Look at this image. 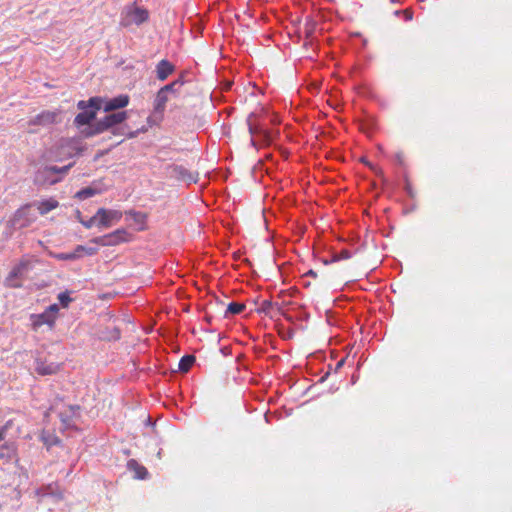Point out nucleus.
<instances>
[{"instance_id": "nucleus-6", "label": "nucleus", "mask_w": 512, "mask_h": 512, "mask_svg": "<svg viewBox=\"0 0 512 512\" xmlns=\"http://www.w3.org/2000/svg\"><path fill=\"white\" fill-rule=\"evenodd\" d=\"M122 215L123 214L120 210L99 208L97 210V217H99L97 227L109 228L118 223L121 220Z\"/></svg>"}, {"instance_id": "nucleus-36", "label": "nucleus", "mask_w": 512, "mask_h": 512, "mask_svg": "<svg viewBox=\"0 0 512 512\" xmlns=\"http://www.w3.org/2000/svg\"><path fill=\"white\" fill-rule=\"evenodd\" d=\"M307 275H311V276H314V277H315V276H316V273H315L313 270H310V271L307 273Z\"/></svg>"}, {"instance_id": "nucleus-37", "label": "nucleus", "mask_w": 512, "mask_h": 512, "mask_svg": "<svg viewBox=\"0 0 512 512\" xmlns=\"http://www.w3.org/2000/svg\"><path fill=\"white\" fill-rule=\"evenodd\" d=\"M3 457H4V455L2 453H0V459L3 458Z\"/></svg>"}, {"instance_id": "nucleus-11", "label": "nucleus", "mask_w": 512, "mask_h": 512, "mask_svg": "<svg viewBox=\"0 0 512 512\" xmlns=\"http://www.w3.org/2000/svg\"><path fill=\"white\" fill-rule=\"evenodd\" d=\"M102 103H104L102 107L105 111H113L126 107L129 104V96L119 95L109 100H102Z\"/></svg>"}, {"instance_id": "nucleus-23", "label": "nucleus", "mask_w": 512, "mask_h": 512, "mask_svg": "<svg viewBox=\"0 0 512 512\" xmlns=\"http://www.w3.org/2000/svg\"><path fill=\"white\" fill-rule=\"evenodd\" d=\"M30 205L21 207L16 211L13 218V223L16 224L22 217L26 216L29 212Z\"/></svg>"}, {"instance_id": "nucleus-31", "label": "nucleus", "mask_w": 512, "mask_h": 512, "mask_svg": "<svg viewBox=\"0 0 512 512\" xmlns=\"http://www.w3.org/2000/svg\"><path fill=\"white\" fill-rule=\"evenodd\" d=\"M120 336V333L118 330H114V334L111 337H106L107 339H118Z\"/></svg>"}, {"instance_id": "nucleus-24", "label": "nucleus", "mask_w": 512, "mask_h": 512, "mask_svg": "<svg viewBox=\"0 0 512 512\" xmlns=\"http://www.w3.org/2000/svg\"><path fill=\"white\" fill-rule=\"evenodd\" d=\"M99 221V217H97V213L92 216L89 220L87 221H81L82 225L87 228V229H90L92 228L93 226H97V222Z\"/></svg>"}, {"instance_id": "nucleus-5", "label": "nucleus", "mask_w": 512, "mask_h": 512, "mask_svg": "<svg viewBox=\"0 0 512 512\" xmlns=\"http://www.w3.org/2000/svg\"><path fill=\"white\" fill-rule=\"evenodd\" d=\"M127 117L126 112H117L106 115L102 120L98 121L92 131L86 133L87 136H92L94 134L101 133L108 128L122 123Z\"/></svg>"}, {"instance_id": "nucleus-22", "label": "nucleus", "mask_w": 512, "mask_h": 512, "mask_svg": "<svg viewBox=\"0 0 512 512\" xmlns=\"http://www.w3.org/2000/svg\"><path fill=\"white\" fill-rule=\"evenodd\" d=\"M183 82L181 80H175L165 86L162 87V89L168 93V94H176L177 92V87H180L182 86Z\"/></svg>"}, {"instance_id": "nucleus-26", "label": "nucleus", "mask_w": 512, "mask_h": 512, "mask_svg": "<svg viewBox=\"0 0 512 512\" xmlns=\"http://www.w3.org/2000/svg\"><path fill=\"white\" fill-rule=\"evenodd\" d=\"M58 299L60 301V303L64 306V307H67L68 304L72 301V299L70 298V296L68 295V293L66 292H63V293H60L58 295Z\"/></svg>"}, {"instance_id": "nucleus-2", "label": "nucleus", "mask_w": 512, "mask_h": 512, "mask_svg": "<svg viewBox=\"0 0 512 512\" xmlns=\"http://www.w3.org/2000/svg\"><path fill=\"white\" fill-rule=\"evenodd\" d=\"M149 12L146 8L138 6L136 3L127 5L122 13L120 25L123 27H130L133 25L139 26L148 21Z\"/></svg>"}, {"instance_id": "nucleus-12", "label": "nucleus", "mask_w": 512, "mask_h": 512, "mask_svg": "<svg viewBox=\"0 0 512 512\" xmlns=\"http://www.w3.org/2000/svg\"><path fill=\"white\" fill-rule=\"evenodd\" d=\"M175 70V67L168 60H161L156 66V76L160 81H164L171 75Z\"/></svg>"}, {"instance_id": "nucleus-4", "label": "nucleus", "mask_w": 512, "mask_h": 512, "mask_svg": "<svg viewBox=\"0 0 512 512\" xmlns=\"http://www.w3.org/2000/svg\"><path fill=\"white\" fill-rule=\"evenodd\" d=\"M58 311V305L52 304L43 313L32 314L30 316L32 329L38 331L43 325H47L49 329H53Z\"/></svg>"}, {"instance_id": "nucleus-28", "label": "nucleus", "mask_w": 512, "mask_h": 512, "mask_svg": "<svg viewBox=\"0 0 512 512\" xmlns=\"http://www.w3.org/2000/svg\"><path fill=\"white\" fill-rule=\"evenodd\" d=\"M403 14H404V17H405V19H406V20H408V21H409V20H411V19H412V15H413V14H412V11H411V10H409V9H405V10L403 11Z\"/></svg>"}, {"instance_id": "nucleus-3", "label": "nucleus", "mask_w": 512, "mask_h": 512, "mask_svg": "<svg viewBox=\"0 0 512 512\" xmlns=\"http://www.w3.org/2000/svg\"><path fill=\"white\" fill-rule=\"evenodd\" d=\"M80 110H83L74 119L77 127L89 124L96 116V111L102 108V99L99 97H92L88 102L79 101L77 104Z\"/></svg>"}, {"instance_id": "nucleus-16", "label": "nucleus", "mask_w": 512, "mask_h": 512, "mask_svg": "<svg viewBox=\"0 0 512 512\" xmlns=\"http://www.w3.org/2000/svg\"><path fill=\"white\" fill-rule=\"evenodd\" d=\"M128 468L135 472V476L138 479H144L148 474L147 469L144 466L138 464L135 460H130L128 462Z\"/></svg>"}, {"instance_id": "nucleus-8", "label": "nucleus", "mask_w": 512, "mask_h": 512, "mask_svg": "<svg viewBox=\"0 0 512 512\" xmlns=\"http://www.w3.org/2000/svg\"><path fill=\"white\" fill-rule=\"evenodd\" d=\"M169 175L171 178L180 181L196 182L197 177L194 176L186 167L183 165H171L169 168Z\"/></svg>"}, {"instance_id": "nucleus-18", "label": "nucleus", "mask_w": 512, "mask_h": 512, "mask_svg": "<svg viewBox=\"0 0 512 512\" xmlns=\"http://www.w3.org/2000/svg\"><path fill=\"white\" fill-rule=\"evenodd\" d=\"M129 215L132 216L134 222L139 225L138 230H144L145 224L147 220V215L142 212H136V211H129L127 212Z\"/></svg>"}, {"instance_id": "nucleus-14", "label": "nucleus", "mask_w": 512, "mask_h": 512, "mask_svg": "<svg viewBox=\"0 0 512 512\" xmlns=\"http://www.w3.org/2000/svg\"><path fill=\"white\" fill-rule=\"evenodd\" d=\"M50 173L57 174V173H60V170L56 166L46 167L42 171H39L37 173L36 181L41 184H49V185H53V184L57 183L60 180L59 178L50 179L48 177L47 178L45 177L46 175H48Z\"/></svg>"}, {"instance_id": "nucleus-20", "label": "nucleus", "mask_w": 512, "mask_h": 512, "mask_svg": "<svg viewBox=\"0 0 512 512\" xmlns=\"http://www.w3.org/2000/svg\"><path fill=\"white\" fill-rule=\"evenodd\" d=\"M97 193H98V191L96 189H93L91 187H86V188H83L80 191H78L76 193L75 197L78 198L79 200H85L89 197L96 195Z\"/></svg>"}, {"instance_id": "nucleus-10", "label": "nucleus", "mask_w": 512, "mask_h": 512, "mask_svg": "<svg viewBox=\"0 0 512 512\" xmlns=\"http://www.w3.org/2000/svg\"><path fill=\"white\" fill-rule=\"evenodd\" d=\"M105 242L103 245H118L122 242L130 240L131 235L125 229H118L112 233H109L103 237Z\"/></svg>"}, {"instance_id": "nucleus-25", "label": "nucleus", "mask_w": 512, "mask_h": 512, "mask_svg": "<svg viewBox=\"0 0 512 512\" xmlns=\"http://www.w3.org/2000/svg\"><path fill=\"white\" fill-rule=\"evenodd\" d=\"M13 420H8L1 428H0V442L4 440L6 436L7 430L12 427Z\"/></svg>"}, {"instance_id": "nucleus-19", "label": "nucleus", "mask_w": 512, "mask_h": 512, "mask_svg": "<svg viewBox=\"0 0 512 512\" xmlns=\"http://www.w3.org/2000/svg\"><path fill=\"white\" fill-rule=\"evenodd\" d=\"M246 308V305L244 303L239 302H231L227 306L226 313L236 315L242 313Z\"/></svg>"}, {"instance_id": "nucleus-15", "label": "nucleus", "mask_w": 512, "mask_h": 512, "mask_svg": "<svg viewBox=\"0 0 512 512\" xmlns=\"http://www.w3.org/2000/svg\"><path fill=\"white\" fill-rule=\"evenodd\" d=\"M59 206V202L53 198L43 200L37 203V209L41 215H45L48 212L56 209Z\"/></svg>"}, {"instance_id": "nucleus-35", "label": "nucleus", "mask_w": 512, "mask_h": 512, "mask_svg": "<svg viewBox=\"0 0 512 512\" xmlns=\"http://www.w3.org/2000/svg\"><path fill=\"white\" fill-rule=\"evenodd\" d=\"M343 364H344V359L340 360V361L337 363L336 368L338 369V368L342 367V365H343Z\"/></svg>"}, {"instance_id": "nucleus-7", "label": "nucleus", "mask_w": 512, "mask_h": 512, "mask_svg": "<svg viewBox=\"0 0 512 512\" xmlns=\"http://www.w3.org/2000/svg\"><path fill=\"white\" fill-rule=\"evenodd\" d=\"M60 121V111H42L29 120V126H49Z\"/></svg>"}, {"instance_id": "nucleus-13", "label": "nucleus", "mask_w": 512, "mask_h": 512, "mask_svg": "<svg viewBox=\"0 0 512 512\" xmlns=\"http://www.w3.org/2000/svg\"><path fill=\"white\" fill-rule=\"evenodd\" d=\"M169 101V94L166 93L162 88L157 92L156 97L153 102L154 113L163 115L166 104Z\"/></svg>"}, {"instance_id": "nucleus-33", "label": "nucleus", "mask_w": 512, "mask_h": 512, "mask_svg": "<svg viewBox=\"0 0 512 512\" xmlns=\"http://www.w3.org/2000/svg\"><path fill=\"white\" fill-rule=\"evenodd\" d=\"M1 447H2V448H5V449H11L12 451H14V450H15L13 445H9V444H7V443H6V444H4V445H2Z\"/></svg>"}, {"instance_id": "nucleus-32", "label": "nucleus", "mask_w": 512, "mask_h": 512, "mask_svg": "<svg viewBox=\"0 0 512 512\" xmlns=\"http://www.w3.org/2000/svg\"><path fill=\"white\" fill-rule=\"evenodd\" d=\"M396 157H397L398 162H399L400 164H402V163H403V154H402V153H398V154L396 155Z\"/></svg>"}, {"instance_id": "nucleus-34", "label": "nucleus", "mask_w": 512, "mask_h": 512, "mask_svg": "<svg viewBox=\"0 0 512 512\" xmlns=\"http://www.w3.org/2000/svg\"><path fill=\"white\" fill-rule=\"evenodd\" d=\"M271 304H272V302H271V301H268V300L263 301V306H264V307H270V306H271Z\"/></svg>"}, {"instance_id": "nucleus-21", "label": "nucleus", "mask_w": 512, "mask_h": 512, "mask_svg": "<svg viewBox=\"0 0 512 512\" xmlns=\"http://www.w3.org/2000/svg\"><path fill=\"white\" fill-rule=\"evenodd\" d=\"M352 256L351 252L347 249H343L341 250L340 252L338 253H335L333 254L332 258L330 261H325V263H330V262H338V261H341V260H347V259H350Z\"/></svg>"}, {"instance_id": "nucleus-9", "label": "nucleus", "mask_w": 512, "mask_h": 512, "mask_svg": "<svg viewBox=\"0 0 512 512\" xmlns=\"http://www.w3.org/2000/svg\"><path fill=\"white\" fill-rule=\"evenodd\" d=\"M61 365L55 362H47L46 360L37 359L35 362V371L42 376L56 374L60 370Z\"/></svg>"}, {"instance_id": "nucleus-27", "label": "nucleus", "mask_w": 512, "mask_h": 512, "mask_svg": "<svg viewBox=\"0 0 512 512\" xmlns=\"http://www.w3.org/2000/svg\"><path fill=\"white\" fill-rule=\"evenodd\" d=\"M252 117H253V114H250L247 118L248 129H249V132L251 135H253L257 132V128L253 125V123L251 121Z\"/></svg>"}, {"instance_id": "nucleus-30", "label": "nucleus", "mask_w": 512, "mask_h": 512, "mask_svg": "<svg viewBox=\"0 0 512 512\" xmlns=\"http://www.w3.org/2000/svg\"><path fill=\"white\" fill-rule=\"evenodd\" d=\"M71 166H72V165H71V164H69V165H67V166H64V167L59 168L60 173H62V174L67 173V172H68V170L71 168Z\"/></svg>"}, {"instance_id": "nucleus-1", "label": "nucleus", "mask_w": 512, "mask_h": 512, "mask_svg": "<svg viewBox=\"0 0 512 512\" xmlns=\"http://www.w3.org/2000/svg\"><path fill=\"white\" fill-rule=\"evenodd\" d=\"M37 261L38 260L33 256H23L5 278V286L9 288L22 287L23 280L27 277L28 273L33 269Z\"/></svg>"}, {"instance_id": "nucleus-17", "label": "nucleus", "mask_w": 512, "mask_h": 512, "mask_svg": "<svg viewBox=\"0 0 512 512\" xmlns=\"http://www.w3.org/2000/svg\"><path fill=\"white\" fill-rule=\"evenodd\" d=\"M195 362V357L193 355H185L183 356L178 364L179 371L181 372H188L189 369L192 367V365Z\"/></svg>"}, {"instance_id": "nucleus-29", "label": "nucleus", "mask_w": 512, "mask_h": 512, "mask_svg": "<svg viewBox=\"0 0 512 512\" xmlns=\"http://www.w3.org/2000/svg\"><path fill=\"white\" fill-rule=\"evenodd\" d=\"M60 259H63V260H69V259H74L75 256L73 254H62L59 256Z\"/></svg>"}]
</instances>
